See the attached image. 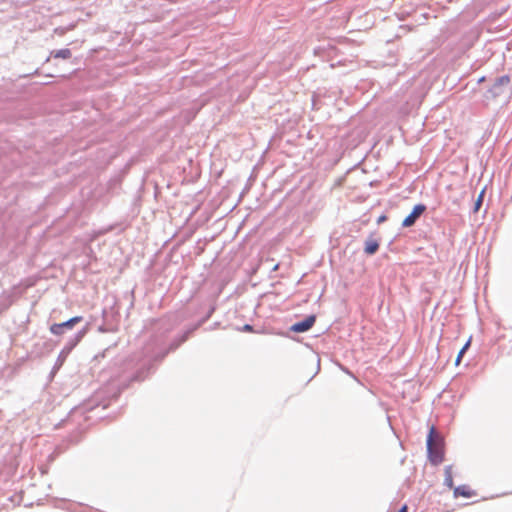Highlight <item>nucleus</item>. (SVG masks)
<instances>
[{
	"instance_id": "nucleus-1",
	"label": "nucleus",
	"mask_w": 512,
	"mask_h": 512,
	"mask_svg": "<svg viewBox=\"0 0 512 512\" xmlns=\"http://www.w3.org/2000/svg\"><path fill=\"white\" fill-rule=\"evenodd\" d=\"M213 311V308L208 311L205 318L188 328L170 344L169 348H166L163 339L159 337L152 338L140 352L134 353L125 361L123 382L143 381L155 369V364L161 361L170 351L177 349L184 343L212 315Z\"/></svg>"
},
{
	"instance_id": "nucleus-2",
	"label": "nucleus",
	"mask_w": 512,
	"mask_h": 512,
	"mask_svg": "<svg viewBox=\"0 0 512 512\" xmlns=\"http://www.w3.org/2000/svg\"><path fill=\"white\" fill-rule=\"evenodd\" d=\"M444 438L442 435L436 430L434 426H432L427 435V455L430 463L434 466H438L444 460Z\"/></svg>"
},
{
	"instance_id": "nucleus-3",
	"label": "nucleus",
	"mask_w": 512,
	"mask_h": 512,
	"mask_svg": "<svg viewBox=\"0 0 512 512\" xmlns=\"http://www.w3.org/2000/svg\"><path fill=\"white\" fill-rule=\"evenodd\" d=\"M90 328V324L86 323L80 330H78L74 335L68 338L64 347L60 351L56 366L60 367L68 357V355L72 352V350L78 345V343L84 338V336L88 333Z\"/></svg>"
},
{
	"instance_id": "nucleus-4",
	"label": "nucleus",
	"mask_w": 512,
	"mask_h": 512,
	"mask_svg": "<svg viewBox=\"0 0 512 512\" xmlns=\"http://www.w3.org/2000/svg\"><path fill=\"white\" fill-rule=\"evenodd\" d=\"M83 321L82 316H74L62 323H54L50 326L49 330L53 335L61 336L71 331L77 324Z\"/></svg>"
},
{
	"instance_id": "nucleus-5",
	"label": "nucleus",
	"mask_w": 512,
	"mask_h": 512,
	"mask_svg": "<svg viewBox=\"0 0 512 512\" xmlns=\"http://www.w3.org/2000/svg\"><path fill=\"white\" fill-rule=\"evenodd\" d=\"M426 209H427L426 205H424L422 203L415 205L413 207L412 211L410 212V214L404 218V220L402 222V226L405 228H408V227H412L413 225H415L417 220L426 211Z\"/></svg>"
},
{
	"instance_id": "nucleus-6",
	"label": "nucleus",
	"mask_w": 512,
	"mask_h": 512,
	"mask_svg": "<svg viewBox=\"0 0 512 512\" xmlns=\"http://www.w3.org/2000/svg\"><path fill=\"white\" fill-rule=\"evenodd\" d=\"M315 322H316V316L309 315V316L305 317L303 320L294 323L290 327V330L295 333H304V332H307L308 330H310L313 327V325L315 324Z\"/></svg>"
},
{
	"instance_id": "nucleus-7",
	"label": "nucleus",
	"mask_w": 512,
	"mask_h": 512,
	"mask_svg": "<svg viewBox=\"0 0 512 512\" xmlns=\"http://www.w3.org/2000/svg\"><path fill=\"white\" fill-rule=\"evenodd\" d=\"M509 82H510V78L507 75L497 77L494 81V84L492 85V87L490 89V92L494 96L501 95L504 92L503 87L507 86L509 84Z\"/></svg>"
},
{
	"instance_id": "nucleus-8",
	"label": "nucleus",
	"mask_w": 512,
	"mask_h": 512,
	"mask_svg": "<svg viewBox=\"0 0 512 512\" xmlns=\"http://www.w3.org/2000/svg\"><path fill=\"white\" fill-rule=\"evenodd\" d=\"M380 243L378 239L370 235L364 242V252L367 255H374L379 249Z\"/></svg>"
},
{
	"instance_id": "nucleus-9",
	"label": "nucleus",
	"mask_w": 512,
	"mask_h": 512,
	"mask_svg": "<svg viewBox=\"0 0 512 512\" xmlns=\"http://www.w3.org/2000/svg\"><path fill=\"white\" fill-rule=\"evenodd\" d=\"M475 494V491L471 490L467 485L457 486L454 488L453 491L454 498H458L459 496L470 498Z\"/></svg>"
},
{
	"instance_id": "nucleus-10",
	"label": "nucleus",
	"mask_w": 512,
	"mask_h": 512,
	"mask_svg": "<svg viewBox=\"0 0 512 512\" xmlns=\"http://www.w3.org/2000/svg\"><path fill=\"white\" fill-rule=\"evenodd\" d=\"M444 485L450 489L454 488L452 465H447L444 468Z\"/></svg>"
},
{
	"instance_id": "nucleus-11",
	"label": "nucleus",
	"mask_w": 512,
	"mask_h": 512,
	"mask_svg": "<svg viewBox=\"0 0 512 512\" xmlns=\"http://www.w3.org/2000/svg\"><path fill=\"white\" fill-rule=\"evenodd\" d=\"M71 55H72L71 50L68 48L60 49V50L53 52V56L55 58L69 59L71 57Z\"/></svg>"
},
{
	"instance_id": "nucleus-12",
	"label": "nucleus",
	"mask_w": 512,
	"mask_h": 512,
	"mask_svg": "<svg viewBox=\"0 0 512 512\" xmlns=\"http://www.w3.org/2000/svg\"><path fill=\"white\" fill-rule=\"evenodd\" d=\"M484 194H485V190L483 189L480 194L478 195L475 203H474V207H473V212H478L482 206V203H483V199H484Z\"/></svg>"
},
{
	"instance_id": "nucleus-13",
	"label": "nucleus",
	"mask_w": 512,
	"mask_h": 512,
	"mask_svg": "<svg viewBox=\"0 0 512 512\" xmlns=\"http://www.w3.org/2000/svg\"><path fill=\"white\" fill-rule=\"evenodd\" d=\"M470 342L471 340L469 339L465 345L462 347V349L459 351L458 353V356L456 358V364L458 365L461 361V358L463 357L464 353L466 352V350L468 349L469 345H470Z\"/></svg>"
},
{
	"instance_id": "nucleus-14",
	"label": "nucleus",
	"mask_w": 512,
	"mask_h": 512,
	"mask_svg": "<svg viewBox=\"0 0 512 512\" xmlns=\"http://www.w3.org/2000/svg\"><path fill=\"white\" fill-rule=\"evenodd\" d=\"M243 330H244V331H247V332H250V331H252V330H253V326H252V325H250V324H245V325L243 326Z\"/></svg>"
},
{
	"instance_id": "nucleus-15",
	"label": "nucleus",
	"mask_w": 512,
	"mask_h": 512,
	"mask_svg": "<svg viewBox=\"0 0 512 512\" xmlns=\"http://www.w3.org/2000/svg\"><path fill=\"white\" fill-rule=\"evenodd\" d=\"M398 512H408L407 506H406V505H404L403 507H401V508L399 509V511H398Z\"/></svg>"
},
{
	"instance_id": "nucleus-16",
	"label": "nucleus",
	"mask_w": 512,
	"mask_h": 512,
	"mask_svg": "<svg viewBox=\"0 0 512 512\" xmlns=\"http://www.w3.org/2000/svg\"><path fill=\"white\" fill-rule=\"evenodd\" d=\"M385 219H386V217H385V216H381V217L378 219V222L380 223V222L384 221Z\"/></svg>"
}]
</instances>
